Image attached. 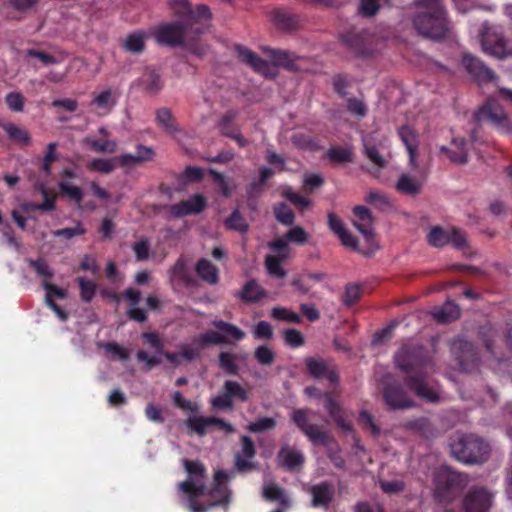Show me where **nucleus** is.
<instances>
[{
  "label": "nucleus",
  "instance_id": "052dcab7",
  "mask_svg": "<svg viewBox=\"0 0 512 512\" xmlns=\"http://www.w3.org/2000/svg\"><path fill=\"white\" fill-rule=\"evenodd\" d=\"M225 224L229 229L236 230L240 233H246L248 230L246 221L237 210L231 214V216L225 221Z\"/></svg>",
  "mask_w": 512,
  "mask_h": 512
},
{
  "label": "nucleus",
  "instance_id": "c9c22d12",
  "mask_svg": "<svg viewBox=\"0 0 512 512\" xmlns=\"http://www.w3.org/2000/svg\"><path fill=\"white\" fill-rule=\"evenodd\" d=\"M212 325L223 332L222 335L227 337L228 342L231 340L241 341L245 337V332L234 324L223 320H213Z\"/></svg>",
  "mask_w": 512,
  "mask_h": 512
},
{
  "label": "nucleus",
  "instance_id": "37998d69",
  "mask_svg": "<svg viewBox=\"0 0 512 512\" xmlns=\"http://www.w3.org/2000/svg\"><path fill=\"white\" fill-rule=\"evenodd\" d=\"M60 193L77 204H80L83 200L84 193L80 187L75 185L70 180H62L59 182Z\"/></svg>",
  "mask_w": 512,
  "mask_h": 512
},
{
  "label": "nucleus",
  "instance_id": "b1692460",
  "mask_svg": "<svg viewBox=\"0 0 512 512\" xmlns=\"http://www.w3.org/2000/svg\"><path fill=\"white\" fill-rule=\"evenodd\" d=\"M462 63L467 71L478 79L490 80L494 77L493 72L480 59L471 54H465Z\"/></svg>",
  "mask_w": 512,
  "mask_h": 512
},
{
  "label": "nucleus",
  "instance_id": "680f3d73",
  "mask_svg": "<svg viewBox=\"0 0 512 512\" xmlns=\"http://www.w3.org/2000/svg\"><path fill=\"white\" fill-rule=\"evenodd\" d=\"M132 249L138 261H145L149 258L150 242L148 239L142 238L133 244Z\"/></svg>",
  "mask_w": 512,
  "mask_h": 512
},
{
  "label": "nucleus",
  "instance_id": "603ef678",
  "mask_svg": "<svg viewBox=\"0 0 512 512\" xmlns=\"http://www.w3.org/2000/svg\"><path fill=\"white\" fill-rule=\"evenodd\" d=\"M254 358L263 366H270L275 361V352L268 346L262 345L255 349Z\"/></svg>",
  "mask_w": 512,
  "mask_h": 512
},
{
  "label": "nucleus",
  "instance_id": "a878e982",
  "mask_svg": "<svg viewBox=\"0 0 512 512\" xmlns=\"http://www.w3.org/2000/svg\"><path fill=\"white\" fill-rule=\"evenodd\" d=\"M278 459L280 465L289 470L299 469L304 463V455L302 452L289 446L281 448Z\"/></svg>",
  "mask_w": 512,
  "mask_h": 512
},
{
  "label": "nucleus",
  "instance_id": "13d9d810",
  "mask_svg": "<svg viewBox=\"0 0 512 512\" xmlns=\"http://www.w3.org/2000/svg\"><path fill=\"white\" fill-rule=\"evenodd\" d=\"M209 174L213 176V179H214L215 183L218 185V187L220 188L222 194L227 198L230 197L232 195L234 186H232L229 179L225 175H223L213 169L209 170Z\"/></svg>",
  "mask_w": 512,
  "mask_h": 512
},
{
  "label": "nucleus",
  "instance_id": "39448f33",
  "mask_svg": "<svg viewBox=\"0 0 512 512\" xmlns=\"http://www.w3.org/2000/svg\"><path fill=\"white\" fill-rule=\"evenodd\" d=\"M453 455L461 462L482 463L488 459L490 446L474 436L461 437L451 445Z\"/></svg>",
  "mask_w": 512,
  "mask_h": 512
},
{
  "label": "nucleus",
  "instance_id": "4d7b16f0",
  "mask_svg": "<svg viewBox=\"0 0 512 512\" xmlns=\"http://www.w3.org/2000/svg\"><path fill=\"white\" fill-rule=\"evenodd\" d=\"M77 282L80 287V297L84 302H90L96 292V285L93 281L79 277Z\"/></svg>",
  "mask_w": 512,
  "mask_h": 512
},
{
  "label": "nucleus",
  "instance_id": "3c124183",
  "mask_svg": "<svg viewBox=\"0 0 512 512\" xmlns=\"http://www.w3.org/2000/svg\"><path fill=\"white\" fill-rule=\"evenodd\" d=\"M39 192L42 198V202L34 204V211L46 212L54 210L56 194L48 192L44 187H41Z\"/></svg>",
  "mask_w": 512,
  "mask_h": 512
},
{
  "label": "nucleus",
  "instance_id": "0eeeda50",
  "mask_svg": "<svg viewBox=\"0 0 512 512\" xmlns=\"http://www.w3.org/2000/svg\"><path fill=\"white\" fill-rule=\"evenodd\" d=\"M427 242L434 248H442L451 244L457 250H465L469 247L466 233L456 227L443 228L433 226L427 233Z\"/></svg>",
  "mask_w": 512,
  "mask_h": 512
},
{
  "label": "nucleus",
  "instance_id": "a211bd4d",
  "mask_svg": "<svg viewBox=\"0 0 512 512\" xmlns=\"http://www.w3.org/2000/svg\"><path fill=\"white\" fill-rule=\"evenodd\" d=\"M242 448L235 455V468L239 472H248L255 468L251 459L255 456L256 450L253 441L248 436L241 438Z\"/></svg>",
  "mask_w": 512,
  "mask_h": 512
},
{
  "label": "nucleus",
  "instance_id": "f3484780",
  "mask_svg": "<svg viewBox=\"0 0 512 512\" xmlns=\"http://www.w3.org/2000/svg\"><path fill=\"white\" fill-rule=\"evenodd\" d=\"M491 504L492 495L484 488L471 490L464 500V507L467 512H486Z\"/></svg>",
  "mask_w": 512,
  "mask_h": 512
},
{
  "label": "nucleus",
  "instance_id": "4468645a",
  "mask_svg": "<svg viewBox=\"0 0 512 512\" xmlns=\"http://www.w3.org/2000/svg\"><path fill=\"white\" fill-rule=\"evenodd\" d=\"M42 287L45 291L44 295V302L48 307H50L57 317L61 321H66L68 318V314L66 311H64L61 307H59L55 301L58 299H64L67 297V291L52 282L48 281L47 279L42 280Z\"/></svg>",
  "mask_w": 512,
  "mask_h": 512
},
{
  "label": "nucleus",
  "instance_id": "aec40b11",
  "mask_svg": "<svg viewBox=\"0 0 512 512\" xmlns=\"http://www.w3.org/2000/svg\"><path fill=\"white\" fill-rule=\"evenodd\" d=\"M424 179L411 175L410 173H402L395 183V189L404 195L416 196L422 192Z\"/></svg>",
  "mask_w": 512,
  "mask_h": 512
},
{
  "label": "nucleus",
  "instance_id": "8fccbe9b",
  "mask_svg": "<svg viewBox=\"0 0 512 512\" xmlns=\"http://www.w3.org/2000/svg\"><path fill=\"white\" fill-rule=\"evenodd\" d=\"M283 260L279 256L268 255L266 257L265 266L271 276L276 278H284L286 276V271L281 266Z\"/></svg>",
  "mask_w": 512,
  "mask_h": 512
},
{
  "label": "nucleus",
  "instance_id": "cd10ccee",
  "mask_svg": "<svg viewBox=\"0 0 512 512\" xmlns=\"http://www.w3.org/2000/svg\"><path fill=\"white\" fill-rule=\"evenodd\" d=\"M306 367L310 375L315 378H327L330 382L338 380L336 372L329 369L323 360L309 358L306 360Z\"/></svg>",
  "mask_w": 512,
  "mask_h": 512
},
{
  "label": "nucleus",
  "instance_id": "774afa93",
  "mask_svg": "<svg viewBox=\"0 0 512 512\" xmlns=\"http://www.w3.org/2000/svg\"><path fill=\"white\" fill-rule=\"evenodd\" d=\"M380 8L379 0H360L359 13L366 17H373Z\"/></svg>",
  "mask_w": 512,
  "mask_h": 512
},
{
  "label": "nucleus",
  "instance_id": "20e7f679",
  "mask_svg": "<svg viewBox=\"0 0 512 512\" xmlns=\"http://www.w3.org/2000/svg\"><path fill=\"white\" fill-rule=\"evenodd\" d=\"M235 50L242 62L264 77H275L278 73L277 67H283L290 71L299 69L296 64L298 57L283 50L270 51V56L273 60L272 63L259 58L253 51L244 46H237Z\"/></svg>",
  "mask_w": 512,
  "mask_h": 512
},
{
  "label": "nucleus",
  "instance_id": "bb28decb",
  "mask_svg": "<svg viewBox=\"0 0 512 512\" xmlns=\"http://www.w3.org/2000/svg\"><path fill=\"white\" fill-rule=\"evenodd\" d=\"M399 136L406 146L409 154V164L412 168H418L417 147L418 141L415 132L409 127H402L399 130Z\"/></svg>",
  "mask_w": 512,
  "mask_h": 512
},
{
  "label": "nucleus",
  "instance_id": "e433bc0d",
  "mask_svg": "<svg viewBox=\"0 0 512 512\" xmlns=\"http://www.w3.org/2000/svg\"><path fill=\"white\" fill-rule=\"evenodd\" d=\"M146 36L143 32L136 31L122 40L123 48L130 53H140L145 48Z\"/></svg>",
  "mask_w": 512,
  "mask_h": 512
},
{
  "label": "nucleus",
  "instance_id": "bf43d9fd",
  "mask_svg": "<svg viewBox=\"0 0 512 512\" xmlns=\"http://www.w3.org/2000/svg\"><path fill=\"white\" fill-rule=\"evenodd\" d=\"M271 314L275 319L290 323H299L301 321L300 315L284 307H274Z\"/></svg>",
  "mask_w": 512,
  "mask_h": 512
},
{
  "label": "nucleus",
  "instance_id": "5701e85b",
  "mask_svg": "<svg viewBox=\"0 0 512 512\" xmlns=\"http://www.w3.org/2000/svg\"><path fill=\"white\" fill-rule=\"evenodd\" d=\"M309 493L312 496L313 507H327L333 499L334 489L332 485L323 482L313 485Z\"/></svg>",
  "mask_w": 512,
  "mask_h": 512
},
{
  "label": "nucleus",
  "instance_id": "ddd939ff",
  "mask_svg": "<svg viewBox=\"0 0 512 512\" xmlns=\"http://www.w3.org/2000/svg\"><path fill=\"white\" fill-rule=\"evenodd\" d=\"M439 152L455 165H465L469 161V146L463 137H453L449 145L439 147Z\"/></svg>",
  "mask_w": 512,
  "mask_h": 512
},
{
  "label": "nucleus",
  "instance_id": "69168bd1",
  "mask_svg": "<svg viewBox=\"0 0 512 512\" xmlns=\"http://www.w3.org/2000/svg\"><path fill=\"white\" fill-rule=\"evenodd\" d=\"M200 350L201 348L195 345L193 341L191 344L182 345L178 352L180 353L183 362L188 363L197 358Z\"/></svg>",
  "mask_w": 512,
  "mask_h": 512
},
{
  "label": "nucleus",
  "instance_id": "338daca9",
  "mask_svg": "<svg viewBox=\"0 0 512 512\" xmlns=\"http://www.w3.org/2000/svg\"><path fill=\"white\" fill-rule=\"evenodd\" d=\"M8 108L13 112H21L24 107V98L18 92H10L5 97Z\"/></svg>",
  "mask_w": 512,
  "mask_h": 512
},
{
  "label": "nucleus",
  "instance_id": "c03bdc74",
  "mask_svg": "<svg viewBox=\"0 0 512 512\" xmlns=\"http://www.w3.org/2000/svg\"><path fill=\"white\" fill-rule=\"evenodd\" d=\"M266 295L265 291L261 288V286L255 281H248L244 287L242 292L240 293V297L248 302H255L261 299Z\"/></svg>",
  "mask_w": 512,
  "mask_h": 512
},
{
  "label": "nucleus",
  "instance_id": "393cba45",
  "mask_svg": "<svg viewBox=\"0 0 512 512\" xmlns=\"http://www.w3.org/2000/svg\"><path fill=\"white\" fill-rule=\"evenodd\" d=\"M169 278L174 285L188 286L194 282L187 267V260L184 257H180L169 270Z\"/></svg>",
  "mask_w": 512,
  "mask_h": 512
},
{
  "label": "nucleus",
  "instance_id": "7ed1b4c3",
  "mask_svg": "<svg viewBox=\"0 0 512 512\" xmlns=\"http://www.w3.org/2000/svg\"><path fill=\"white\" fill-rule=\"evenodd\" d=\"M182 464L187 473V479L178 483V490L183 494L191 512H206L207 507L203 506L202 501L199 500L207 492L206 468L200 461L184 459Z\"/></svg>",
  "mask_w": 512,
  "mask_h": 512
},
{
  "label": "nucleus",
  "instance_id": "9b49d317",
  "mask_svg": "<svg viewBox=\"0 0 512 512\" xmlns=\"http://www.w3.org/2000/svg\"><path fill=\"white\" fill-rule=\"evenodd\" d=\"M310 411L295 409L291 413V418L301 432L313 443L327 445L330 436L322 430L320 426L310 422Z\"/></svg>",
  "mask_w": 512,
  "mask_h": 512
},
{
  "label": "nucleus",
  "instance_id": "c85d7f7f",
  "mask_svg": "<svg viewBox=\"0 0 512 512\" xmlns=\"http://www.w3.org/2000/svg\"><path fill=\"white\" fill-rule=\"evenodd\" d=\"M195 271L198 277L210 284L215 285L219 281V270L218 268L207 259H200L195 266Z\"/></svg>",
  "mask_w": 512,
  "mask_h": 512
},
{
  "label": "nucleus",
  "instance_id": "ea45409f",
  "mask_svg": "<svg viewBox=\"0 0 512 512\" xmlns=\"http://www.w3.org/2000/svg\"><path fill=\"white\" fill-rule=\"evenodd\" d=\"M168 6L174 15L187 17L186 22H193L196 8L192 9L188 0H169Z\"/></svg>",
  "mask_w": 512,
  "mask_h": 512
},
{
  "label": "nucleus",
  "instance_id": "79ce46f5",
  "mask_svg": "<svg viewBox=\"0 0 512 512\" xmlns=\"http://www.w3.org/2000/svg\"><path fill=\"white\" fill-rule=\"evenodd\" d=\"M156 121L168 134H175L178 131L172 113L167 108H161L156 112Z\"/></svg>",
  "mask_w": 512,
  "mask_h": 512
},
{
  "label": "nucleus",
  "instance_id": "de8ad7c7",
  "mask_svg": "<svg viewBox=\"0 0 512 512\" xmlns=\"http://www.w3.org/2000/svg\"><path fill=\"white\" fill-rule=\"evenodd\" d=\"M84 142L94 151L99 153H114L117 148V143L114 140L99 141L93 137H86Z\"/></svg>",
  "mask_w": 512,
  "mask_h": 512
},
{
  "label": "nucleus",
  "instance_id": "412c9836",
  "mask_svg": "<svg viewBox=\"0 0 512 512\" xmlns=\"http://www.w3.org/2000/svg\"><path fill=\"white\" fill-rule=\"evenodd\" d=\"M386 404L392 409H405L414 405L413 401L403 392L399 386H390L384 391Z\"/></svg>",
  "mask_w": 512,
  "mask_h": 512
},
{
  "label": "nucleus",
  "instance_id": "a18cd8bd",
  "mask_svg": "<svg viewBox=\"0 0 512 512\" xmlns=\"http://www.w3.org/2000/svg\"><path fill=\"white\" fill-rule=\"evenodd\" d=\"M292 143L299 149L314 151L320 149L319 141L310 135L304 133H295L291 137Z\"/></svg>",
  "mask_w": 512,
  "mask_h": 512
},
{
  "label": "nucleus",
  "instance_id": "864d4df0",
  "mask_svg": "<svg viewBox=\"0 0 512 512\" xmlns=\"http://www.w3.org/2000/svg\"><path fill=\"white\" fill-rule=\"evenodd\" d=\"M115 162H117L116 158L114 160L96 158L89 162V164L87 165V168L92 171H97V172H100L103 174H107L115 169V166H116Z\"/></svg>",
  "mask_w": 512,
  "mask_h": 512
},
{
  "label": "nucleus",
  "instance_id": "c756f323",
  "mask_svg": "<svg viewBox=\"0 0 512 512\" xmlns=\"http://www.w3.org/2000/svg\"><path fill=\"white\" fill-rule=\"evenodd\" d=\"M123 296L129 301V317L135 321L144 322L146 320V314L144 310L137 307L141 298V293L138 290L129 288L124 291Z\"/></svg>",
  "mask_w": 512,
  "mask_h": 512
},
{
  "label": "nucleus",
  "instance_id": "58836bf2",
  "mask_svg": "<svg viewBox=\"0 0 512 512\" xmlns=\"http://www.w3.org/2000/svg\"><path fill=\"white\" fill-rule=\"evenodd\" d=\"M480 115L481 117H486L496 125H504L507 121L505 111L493 102H489L484 106L480 111Z\"/></svg>",
  "mask_w": 512,
  "mask_h": 512
},
{
  "label": "nucleus",
  "instance_id": "5fc2aeb1",
  "mask_svg": "<svg viewBox=\"0 0 512 512\" xmlns=\"http://www.w3.org/2000/svg\"><path fill=\"white\" fill-rule=\"evenodd\" d=\"M328 157L339 163L352 162L353 153L348 147H332L328 151Z\"/></svg>",
  "mask_w": 512,
  "mask_h": 512
},
{
  "label": "nucleus",
  "instance_id": "473e14b6",
  "mask_svg": "<svg viewBox=\"0 0 512 512\" xmlns=\"http://www.w3.org/2000/svg\"><path fill=\"white\" fill-rule=\"evenodd\" d=\"M432 315L439 322H451L460 316V308L456 303L448 301L442 307L435 308Z\"/></svg>",
  "mask_w": 512,
  "mask_h": 512
},
{
  "label": "nucleus",
  "instance_id": "a19ab883",
  "mask_svg": "<svg viewBox=\"0 0 512 512\" xmlns=\"http://www.w3.org/2000/svg\"><path fill=\"white\" fill-rule=\"evenodd\" d=\"M222 343H228L227 337L213 330L206 331L194 339V344L201 349L206 345H218Z\"/></svg>",
  "mask_w": 512,
  "mask_h": 512
},
{
  "label": "nucleus",
  "instance_id": "dca6fc26",
  "mask_svg": "<svg viewBox=\"0 0 512 512\" xmlns=\"http://www.w3.org/2000/svg\"><path fill=\"white\" fill-rule=\"evenodd\" d=\"M206 205V198L202 194H195L187 200L171 205L169 212L174 217H183L200 213Z\"/></svg>",
  "mask_w": 512,
  "mask_h": 512
},
{
  "label": "nucleus",
  "instance_id": "72a5a7b5",
  "mask_svg": "<svg viewBox=\"0 0 512 512\" xmlns=\"http://www.w3.org/2000/svg\"><path fill=\"white\" fill-rule=\"evenodd\" d=\"M363 151L369 161L378 168L386 166L387 161L380 153L378 147L372 143L370 136L363 137Z\"/></svg>",
  "mask_w": 512,
  "mask_h": 512
},
{
  "label": "nucleus",
  "instance_id": "49530a36",
  "mask_svg": "<svg viewBox=\"0 0 512 512\" xmlns=\"http://www.w3.org/2000/svg\"><path fill=\"white\" fill-rule=\"evenodd\" d=\"M0 127L7 133L12 141L25 144L29 142L28 134L13 123L0 120Z\"/></svg>",
  "mask_w": 512,
  "mask_h": 512
},
{
  "label": "nucleus",
  "instance_id": "2f4dec72",
  "mask_svg": "<svg viewBox=\"0 0 512 512\" xmlns=\"http://www.w3.org/2000/svg\"><path fill=\"white\" fill-rule=\"evenodd\" d=\"M196 413L197 412H193V414L188 416L185 421V425L189 430L197 435L204 436L207 433L208 428L212 426V417H204L197 415Z\"/></svg>",
  "mask_w": 512,
  "mask_h": 512
},
{
  "label": "nucleus",
  "instance_id": "6ab92c4d",
  "mask_svg": "<svg viewBox=\"0 0 512 512\" xmlns=\"http://www.w3.org/2000/svg\"><path fill=\"white\" fill-rule=\"evenodd\" d=\"M153 157L154 151L151 147L139 145L135 154L120 155L116 157V161L121 167L131 169L152 160Z\"/></svg>",
  "mask_w": 512,
  "mask_h": 512
},
{
  "label": "nucleus",
  "instance_id": "f704fd0d",
  "mask_svg": "<svg viewBox=\"0 0 512 512\" xmlns=\"http://www.w3.org/2000/svg\"><path fill=\"white\" fill-rule=\"evenodd\" d=\"M395 362L398 368L405 372H409L412 368L419 365L415 351L407 347H403L395 356Z\"/></svg>",
  "mask_w": 512,
  "mask_h": 512
},
{
  "label": "nucleus",
  "instance_id": "e2e57ef3",
  "mask_svg": "<svg viewBox=\"0 0 512 512\" xmlns=\"http://www.w3.org/2000/svg\"><path fill=\"white\" fill-rule=\"evenodd\" d=\"M272 175H273L272 169H270L268 167L261 168L260 169V182L252 183L248 189V194L250 196L258 195L262 190V186L265 185L266 180L269 179Z\"/></svg>",
  "mask_w": 512,
  "mask_h": 512
},
{
  "label": "nucleus",
  "instance_id": "4c0bfd02",
  "mask_svg": "<svg viewBox=\"0 0 512 512\" xmlns=\"http://www.w3.org/2000/svg\"><path fill=\"white\" fill-rule=\"evenodd\" d=\"M138 82L148 93L151 94L157 93L162 88L161 77L153 70H146Z\"/></svg>",
  "mask_w": 512,
  "mask_h": 512
},
{
  "label": "nucleus",
  "instance_id": "1a4fd4ad",
  "mask_svg": "<svg viewBox=\"0 0 512 512\" xmlns=\"http://www.w3.org/2000/svg\"><path fill=\"white\" fill-rule=\"evenodd\" d=\"M353 212L356 218L352 221V224L362 234L367 243V249L362 251V254L370 256L379 249L374 235L373 216L370 210L364 206L354 207Z\"/></svg>",
  "mask_w": 512,
  "mask_h": 512
},
{
  "label": "nucleus",
  "instance_id": "7c9ffc66",
  "mask_svg": "<svg viewBox=\"0 0 512 512\" xmlns=\"http://www.w3.org/2000/svg\"><path fill=\"white\" fill-rule=\"evenodd\" d=\"M262 494L266 500L277 501L283 508L291 506V501L285 491L273 483L265 484Z\"/></svg>",
  "mask_w": 512,
  "mask_h": 512
},
{
  "label": "nucleus",
  "instance_id": "2eb2a0df",
  "mask_svg": "<svg viewBox=\"0 0 512 512\" xmlns=\"http://www.w3.org/2000/svg\"><path fill=\"white\" fill-rule=\"evenodd\" d=\"M116 104L117 96L111 88H106L99 92H94L90 102V106L92 107L93 112L100 117L108 115L116 106Z\"/></svg>",
  "mask_w": 512,
  "mask_h": 512
},
{
  "label": "nucleus",
  "instance_id": "f8f14e48",
  "mask_svg": "<svg viewBox=\"0 0 512 512\" xmlns=\"http://www.w3.org/2000/svg\"><path fill=\"white\" fill-rule=\"evenodd\" d=\"M234 399L245 402L248 400V392L240 383L228 380L224 383L218 395L211 398L210 403L215 409L231 410L233 408Z\"/></svg>",
  "mask_w": 512,
  "mask_h": 512
},
{
  "label": "nucleus",
  "instance_id": "6e6d98bb",
  "mask_svg": "<svg viewBox=\"0 0 512 512\" xmlns=\"http://www.w3.org/2000/svg\"><path fill=\"white\" fill-rule=\"evenodd\" d=\"M274 213L276 219L287 226H290L294 223V213L292 210L284 203H280L274 208Z\"/></svg>",
  "mask_w": 512,
  "mask_h": 512
},
{
  "label": "nucleus",
  "instance_id": "0e129e2a",
  "mask_svg": "<svg viewBox=\"0 0 512 512\" xmlns=\"http://www.w3.org/2000/svg\"><path fill=\"white\" fill-rule=\"evenodd\" d=\"M276 426V421L273 418L265 417L256 420L248 425L251 432H264L272 430Z\"/></svg>",
  "mask_w": 512,
  "mask_h": 512
},
{
  "label": "nucleus",
  "instance_id": "423d86ee",
  "mask_svg": "<svg viewBox=\"0 0 512 512\" xmlns=\"http://www.w3.org/2000/svg\"><path fill=\"white\" fill-rule=\"evenodd\" d=\"M235 471H226L223 469L215 470L211 488L207 487L204 497L207 500L202 501V505L207 507V511L217 505H227L231 501L232 492L229 483L233 479Z\"/></svg>",
  "mask_w": 512,
  "mask_h": 512
},
{
  "label": "nucleus",
  "instance_id": "f03ea898",
  "mask_svg": "<svg viewBox=\"0 0 512 512\" xmlns=\"http://www.w3.org/2000/svg\"><path fill=\"white\" fill-rule=\"evenodd\" d=\"M416 7L413 23L417 31L433 39L445 37L449 27L441 0H418Z\"/></svg>",
  "mask_w": 512,
  "mask_h": 512
},
{
  "label": "nucleus",
  "instance_id": "4be33fe9",
  "mask_svg": "<svg viewBox=\"0 0 512 512\" xmlns=\"http://www.w3.org/2000/svg\"><path fill=\"white\" fill-rule=\"evenodd\" d=\"M407 385L413 390L419 397L429 401L436 402L439 399L437 392L429 387L422 375L410 376L407 379Z\"/></svg>",
  "mask_w": 512,
  "mask_h": 512
},
{
  "label": "nucleus",
  "instance_id": "f257e3e1",
  "mask_svg": "<svg viewBox=\"0 0 512 512\" xmlns=\"http://www.w3.org/2000/svg\"><path fill=\"white\" fill-rule=\"evenodd\" d=\"M211 17L209 8L200 4L196 6L193 22H172L161 25L154 32L155 38L161 44L193 48L208 30Z\"/></svg>",
  "mask_w": 512,
  "mask_h": 512
},
{
  "label": "nucleus",
  "instance_id": "09e8293b",
  "mask_svg": "<svg viewBox=\"0 0 512 512\" xmlns=\"http://www.w3.org/2000/svg\"><path fill=\"white\" fill-rule=\"evenodd\" d=\"M219 366L232 375H236L239 371L236 355L229 352H221L219 354Z\"/></svg>",
  "mask_w": 512,
  "mask_h": 512
},
{
  "label": "nucleus",
  "instance_id": "9d476101",
  "mask_svg": "<svg viewBox=\"0 0 512 512\" xmlns=\"http://www.w3.org/2000/svg\"><path fill=\"white\" fill-rule=\"evenodd\" d=\"M434 482L438 497L444 501H449L460 492L462 476L447 467H442L437 470Z\"/></svg>",
  "mask_w": 512,
  "mask_h": 512
},
{
  "label": "nucleus",
  "instance_id": "6e6552de",
  "mask_svg": "<svg viewBox=\"0 0 512 512\" xmlns=\"http://www.w3.org/2000/svg\"><path fill=\"white\" fill-rule=\"evenodd\" d=\"M481 47L484 53L497 59L512 56V46L508 44L503 33L493 27H484L481 33Z\"/></svg>",
  "mask_w": 512,
  "mask_h": 512
}]
</instances>
